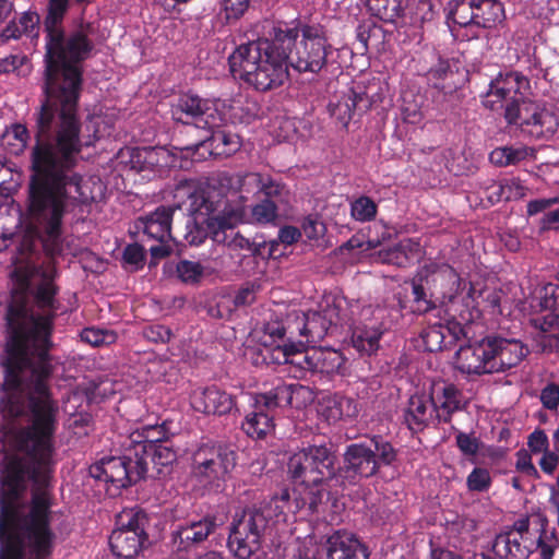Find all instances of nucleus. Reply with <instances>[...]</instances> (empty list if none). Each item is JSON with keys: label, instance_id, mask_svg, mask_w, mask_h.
<instances>
[{"label": "nucleus", "instance_id": "4c0bfd02", "mask_svg": "<svg viewBox=\"0 0 559 559\" xmlns=\"http://www.w3.org/2000/svg\"><path fill=\"white\" fill-rule=\"evenodd\" d=\"M314 372L320 373H334L337 372L344 365V358L341 353L333 349H324L314 347Z\"/></svg>", "mask_w": 559, "mask_h": 559}, {"label": "nucleus", "instance_id": "338daca9", "mask_svg": "<svg viewBox=\"0 0 559 559\" xmlns=\"http://www.w3.org/2000/svg\"><path fill=\"white\" fill-rule=\"evenodd\" d=\"M537 343L543 352H559V333H547V330L542 326Z\"/></svg>", "mask_w": 559, "mask_h": 559}, {"label": "nucleus", "instance_id": "cd10ccee", "mask_svg": "<svg viewBox=\"0 0 559 559\" xmlns=\"http://www.w3.org/2000/svg\"><path fill=\"white\" fill-rule=\"evenodd\" d=\"M462 293L463 292L459 293L457 298H453V300L449 301V304H444L440 309L444 311L450 320L472 322L475 317L474 311L477 312L473 305L476 290L471 286L465 296H463Z\"/></svg>", "mask_w": 559, "mask_h": 559}, {"label": "nucleus", "instance_id": "8fccbe9b", "mask_svg": "<svg viewBox=\"0 0 559 559\" xmlns=\"http://www.w3.org/2000/svg\"><path fill=\"white\" fill-rule=\"evenodd\" d=\"M278 205L275 200L263 199L251 209V216L255 223L267 224L277 218Z\"/></svg>", "mask_w": 559, "mask_h": 559}, {"label": "nucleus", "instance_id": "6e6d98bb", "mask_svg": "<svg viewBox=\"0 0 559 559\" xmlns=\"http://www.w3.org/2000/svg\"><path fill=\"white\" fill-rule=\"evenodd\" d=\"M123 262L130 266L131 271L141 269L145 261V250L139 243L128 245L122 253Z\"/></svg>", "mask_w": 559, "mask_h": 559}, {"label": "nucleus", "instance_id": "a19ab883", "mask_svg": "<svg viewBox=\"0 0 559 559\" xmlns=\"http://www.w3.org/2000/svg\"><path fill=\"white\" fill-rule=\"evenodd\" d=\"M287 404L292 403V391L289 385H278L273 390L257 395L255 405L257 408L266 411L274 409L281 406L282 402Z\"/></svg>", "mask_w": 559, "mask_h": 559}, {"label": "nucleus", "instance_id": "f3484780", "mask_svg": "<svg viewBox=\"0 0 559 559\" xmlns=\"http://www.w3.org/2000/svg\"><path fill=\"white\" fill-rule=\"evenodd\" d=\"M491 337L460 345L455 353L457 369L468 374L491 373Z\"/></svg>", "mask_w": 559, "mask_h": 559}, {"label": "nucleus", "instance_id": "052dcab7", "mask_svg": "<svg viewBox=\"0 0 559 559\" xmlns=\"http://www.w3.org/2000/svg\"><path fill=\"white\" fill-rule=\"evenodd\" d=\"M539 306L544 310H556L559 308V285L549 283L540 289Z\"/></svg>", "mask_w": 559, "mask_h": 559}, {"label": "nucleus", "instance_id": "aec40b11", "mask_svg": "<svg viewBox=\"0 0 559 559\" xmlns=\"http://www.w3.org/2000/svg\"><path fill=\"white\" fill-rule=\"evenodd\" d=\"M326 559H369V551L355 534L336 530L323 544Z\"/></svg>", "mask_w": 559, "mask_h": 559}, {"label": "nucleus", "instance_id": "a18cd8bd", "mask_svg": "<svg viewBox=\"0 0 559 559\" xmlns=\"http://www.w3.org/2000/svg\"><path fill=\"white\" fill-rule=\"evenodd\" d=\"M128 152L130 158L127 164L130 166V169L140 173L152 169V167L155 165V152L153 148L133 147L128 150Z\"/></svg>", "mask_w": 559, "mask_h": 559}, {"label": "nucleus", "instance_id": "39448f33", "mask_svg": "<svg viewBox=\"0 0 559 559\" xmlns=\"http://www.w3.org/2000/svg\"><path fill=\"white\" fill-rule=\"evenodd\" d=\"M465 282L448 265L428 264L420 267L412 280L414 312L426 314L459 297Z\"/></svg>", "mask_w": 559, "mask_h": 559}, {"label": "nucleus", "instance_id": "0eeeda50", "mask_svg": "<svg viewBox=\"0 0 559 559\" xmlns=\"http://www.w3.org/2000/svg\"><path fill=\"white\" fill-rule=\"evenodd\" d=\"M276 27H280L290 41L285 48L288 67L298 72L319 73L326 66L328 56L332 53L333 47L323 26L305 24L298 28L281 23Z\"/></svg>", "mask_w": 559, "mask_h": 559}, {"label": "nucleus", "instance_id": "f8f14e48", "mask_svg": "<svg viewBox=\"0 0 559 559\" xmlns=\"http://www.w3.org/2000/svg\"><path fill=\"white\" fill-rule=\"evenodd\" d=\"M121 456L103 457L90 466V475L120 490L145 479V468L139 462L133 444H129V436L122 442Z\"/></svg>", "mask_w": 559, "mask_h": 559}, {"label": "nucleus", "instance_id": "20e7f679", "mask_svg": "<svg viewBox=\"0 0 559 559\" xmlns=\"http://www.w3.org/2000/svg\"><path fill=\"white\" fill-rule=\"evenodd\" d=\"M171 116L175 121L182 124L211 131L209 138L186 146L187 150H198L199 146H206L214 155L229 156L240 147L239 135L221 129L223 116L215 103L209 99L192 94L182 95L173 105Z\"/></svg>", "mask_w": 559, "mask_h": 559}, {"label": "nucleus", "instance_id": "5701e85b", "mask_svg": "<svg viewBox=\"0 0 559 559\" xmlns=\"http://www.w3.org/2000/svg\"><path fill=\"white\" fill-rule=\"evenodd\" d=\"M437 403L432 396L412 395L404 409V424L413 432H421L436 418Z\"/></svg>", "mask_w": 559, "mask_h": 559}, {"label": "nucleus", "instance_id": "423d86ee", "mask_svg": "<svg viewBox=\"0 0 559 559\" xmlns=\"http://www.w3.org/2000/svg\"><path fill=\"white\" fill-rule=\"evenodd\" d=\"M397 459L393 445L382 436L374 435L367 441L352 443L338 466V485H357L364 478L377 475L382 466L392 465Z\"/></svg>", "mask_w": 559, "mask_h": 559}, {"label": "nucleus", "instance_id": "ddd939ff", "mask_svg": "<svg viewBox=\"0 0 559 559\" xmlns=\"http://www.w3.org/2000/svg\"><path fill=\"white\" fill-rule=\"evenodd\" d=\"M531 93L530 80L520 72L499 74L489 84V90L483 98L485 107L491 110H504L508 121L509 109L522 107Z\"/></svg>", "mask_w": 559, "mask_h": 559}, {"label": "nucleus", "instance_id": "c03bdc74", "mask_svg": "<svg viewBox=\"0 0 559 559\" xmlns=\"http://www.w3.org/2000/svg\"><path fill=\"white\" fill-rule=\"evenodd\" d=\"M305 344L306 342L301 340L295 342V349H293V354L290 355L289 365L296 367L300 371L314 372V361L312 362L314 347L305 348Z\"/></svg>", "mask_w": 559, "mask_h": 559}, {"label": "nucleus", "instance_id": "69168bd1", "mask_svg": "<svg viewBox=\"0 0 559 559\" xmlns=\"http://www.w3.org/2000/svg\"><path fill=\"white\" fill-rule=\"evenodd\" d=\"M540 401L545 408L557 409L559 405V384H547L540 392Z\"/></svg>", "mask_w": 559, "mask_h": 559}, {"label": "nucleus", "instance_id": "4468645a", "mask_svg": "<svg viewBox=\"0 0 559 559\" xmlns=\"http://www.w3.org/2000/svg\"><path fill=\"white\" fill-rule=\"evenodd\" d=\"M508 123L514 124L533 139H548L559 127V117L545 107L527 99L522 107L509 109Z\"/></svg>", "mask_w": 559, "mask_h": 559}, {"label": "nucleus", "instance_id": "09e8293b", "mask_svg": "<svg viewBox=\"0 0 559 559\" xmlns=\"http://www.w3.org/2000/svg\"><path fill=\"white\" fill-rule=\"evenodd\" d=\"M178 278L185 284H198L204 274V267L199 262L181 260L176 264Z\"/></svg>", "mask_w": 559, "mask_h": 559}, {"label": "nucleus", "instance_id": "49530a36", "mask_svg": "<svg viewBox=\"0 0 559 559\" xmlns=\"http://www.w3.org/2000/svg\"><path fill=\"white\" fill-rule=\"evenodd\" d=\"M31 72V62L25 55H10L0 59V73H15L26 76Z\"/></svg>", "mask_w": 559, "mask_h": 559}, {"label": "nucleus", "instance_id": "9b49d317", "mask_svg": "<svg viewBox=\"0 0 559 559\" xmlns=\"http://www.w3.org/2000/svg\"><path fill=\"white\" fill-rule=\"evenodd\" d=\"M191 476L203 487L219 488L235 468L236 451L222 443H203L192 454Z\"/></svg>", "mask_w": 559, "mask_h": 559}, {"label": "nucleus", "instance_id": "a878e982", "mask_svg": "<svg viewBox=\"0 0 559 559\" xmlns=\"http://www.w3.org/2000/svg\"><path fill=\"white\" fill-rule=\"evenodd\" d=\"M297 484L298 488L294 490L296 509L307 508L311 513L319 511V507L329 497V488L334 485V483L320 484L319 486Z\"/></svg>", "mask_w": 559, "mask_h": 559}, {"label": "nucleus", "instance_id": "bf43d9fd", "mask_svg": "<svg viewBox=\"0 0 559 559\" xmlns=\"http://www.w3.org/2000/svg\"><path fill=\"white\" fill-rule=\"evenodd\" d=\"M263 333L264 336H267L270 341H264L265 345L272 346L278 341H284L285 335L287 333V328L283 323V321L278 319L269 320L263 324Z\"/></svg>", "mask_w": 559, "mask_h": 559}, {"label": "nucleus", "instance_id": "13d9d810", "mask_svg": "<svg viewBox=\"0 0 559 559\" xmlns=\"http://www.w3.org/2000/svg\"><path fill=\"white\" fill-rule=\"evenodd\" d=\"M456 447L465 456H475L480 449V441L473 433L457 432L455 437Z\"/></svg>", "mask_w": 559, "mask_h": 559}, {"label": "nucleus", "instance_id": "5fc2aeb1", "mask_svg": "<svg viewBox=\"0 0 559 559\" xmlns=\"http://www.w3.org/2000/svg\"><path fill=\"white\" fill-rule=\"evenodd\" d=\"M379 257L384 263H389L400 267H405L409 263V257L407 255L406 252V246L403 243L394 246L393 248H390L388 250L380 251Z\"/></svg>", "mask_w": 559, "mask_h": 559}, {"label": "nucleus", "instance_id": "7c9ffc66", "mask_svg": "<svg viewBox=\"0 0 559 559\" xmlns=\"http://www.w3.org/2000/svg\"><path fill=\"white\" fill-rule=\"evenodd\" d=\"M383 333L384 330L381 326L356 328L352 334V345L360 355L371 356L379 349Z\"/></svg>", "mask_w": 559, "mask_h": 559}, {"label": "nucleus", "instance_id": "4be33fe9", "mask_svg": "<svg viewBox=\"0 0 559 559\" xmlns=\"http://www.w3.org/2000/svg\"><path fill=\"white\" fill-rule=\"evenodd\" d=\"M190 403L199 413L219 416L228 414L235 406L234 397L217 386L194 390Z\"/></svg>", "mask_w": 559, "mask_h": 559}, {"label": "nucleus", "instance_id": "c85d7f7f", "mask_svg": "<svg viewBox=\"0 0 559 559\" xmlns=\"http://www.w3.org/2000/svg\"><path fill=\"white\" fill-rule=\"evenodd\" d=\"M522 537H514L512 531L498 534L493 540L492 550L501 559H527L531 550L521 544Z\"/></svg>", "mask_w": 559, "mask_h": 559}, {"label": "nucleus", "instance_id": "603ef678", "mask_svg": "<svg viewBox=\"0 0 559 559\" xmlns=\"http://www.w3.org/2000/svg\"><path fill=\"white\" fill-rule=\"evenodd\" d=\"M138 522L142 531L146 532L148 518L145 512L134 510L124 511L118 518L119 527L117 530L135 531V524Z\"/></svg>", "mask_w": 559, "mask_h": 559}, {"label": "nucleus", "instance_id": "6ab92c4d", "mask_svg": "<svg viewBox=\"0 0 559 559\" xmlns=\"http://www.w3.org/2000/svg\"><path fill=\"white\" fill-rule=\"evenodd\" d=\"M340 321V308L336 305H328L319 312L313 311L302 316V326L298 329L299 335L306 338V343L321 342Z\"/></svg>", "mask_w": 559, "mask_h": 559}, {"label": "nucleus", "instance_id": "6e6552de", "mask_svg": "<svg viewBox=\"0 0 559 559\" xmlns=\"http://www.w3.org/2000/svg\"><path fill=\"white\" fill-rule=\"evenodd\" d=\"M239 190H242V175L218 174L191 195V212L224 222L231 210L247 211V198Z\"/></svg>", "mask_w": 559, "mask_h": 559}, {"label": "nucleus", "instance_id": "37998d69", "mask_svg": "<svg viewBox=\"0 0 559 559\" xmlns=\"http://www.w3.org/2000/svg\"><path fill=\"white\" fill-rule=\"evenodd\" d=\"M475 0H451L449 2V19L460 26L474 24Z\"/></svg>", "mask_w": 559, "mask_h": 559}, {"label": "nucleus", "instance_id": "473e14b6", "mask_svg": "<svg viewBox=\"0 0 559 559\" xmlns=\"http://www.w3.org/2000/svg\"><path fill=\"white\" fill-rule=\"evenodd\" d=\"M474 25L484 28L492 27L503 14L502 4L497 0H475Z\"/></svg>", "mask_w": 559, "mask_h": 559}, {"label": "nucleus", "instance_id": "dca6fc26", "mask_svg": "<svg viewBox=\"0 0 559 559\" xmlns=\"http://www.w3.org/2000/svg\"><path fill=\"white\" fill-rule=\"evenodd\" d=\"M247 222V211L241 209L231 210L226 217V221L216 224L213 234V241L217 245L226 246L231 251H243L245 255H260L262 248L266 245L265 241L250 240L242 236L235 228Z\"/></svg>", "mask_w": 559, "mask_h": 559}, {"label": "nucleus", "instance_id": "de8ad7c7", "mask_svg": "<svg viewBox=\"0 0 559 559\" xmlns=\"http://www.w3.org/2000/svg\"><path fill=\"white\" fill-rule=\"evenodd\" d=\"M378 212V206L372 199L361 195L350 204L352 217L358 222L372 221Z\"/></svg>", "mask_w": 559, "mask_h": 559}, {"label": "nucleus", "instance_id": "3c124183", "mask_svg": "<svg viewBox=\"0 0 559 559\" xmlns=\"http://www.w3.org/2000/svg\"><path fill=\"white\" fill-rule=\"evenodd\" d=\"M467 489L472 492H485L491 486V476L487 468L475 467L466 478Z\"/></svg>", "mask_w": 559, "mask_h": 559}, {"label": "nucleus", "instance_id": "a211bd4d", "mask_svg": "<svg viewBox=\"0 0 559 559\" xmlns=\"http://www.w3.org/2000/svg\"><path fill=\"white\" fill-rule=\"evenodd\" d=\"M217 527V518L211 514L189 521L173 533L174 545L177 551H191L203 544Z\"/></svg>", "mask_w": 559, "mask_h": 559}, {"label": "nucleus", "instance_id": "b1692460", "mask_svg": "<svg viewBox=\"0 0 559 559\" xmlns=\"http://www.w3.org/2000/svg\"><path fill=\"white\" fill-rule=\"evenodd\" d=\"M493 348L491 357V373L503 372L519 365L526 355L521 342L501 337H491Z\"/></svg>", "mask_w": 559, "mask_h": 559}, {"label": "nucleus", "instance_id": "680f3d73", "mask_svg": "<svg viewBox=\"0 0 559 559\" xmlns=\"http://www.w3.org/2000/svg\"><path fill=\"white\" fill-rule=\"evenodd\" d=\"M467 322L453 321L448 319L447 325H444L445 334H447V345L450 349L457 342L466 338V331L464 324Z\"/></svg>", "mask_w": 559, "mask_h": 559}, {"label": "nucleus", "instance_id": "f03ea898", "mask_svg": "<svg viewBox=\"0 0 559 559\" xmlns=\"http://www.w3.org/2000/svg\"><path fill=\"white\" fill-rule=\"evenodd\" d=\"M289 38L273 26L267 37L242 44L229 56L230 71L259 92L280 87L288 78Z\"/></svg>", "mask_w": 559, "mask_h": 559}, {"label": "nucleus", "instance_id": "72a5a7b5", "mask_svg": "<svg viewBox=\"0 0 559 559\" xmlns=\"http://www.w3.org/2000/svg\"><path fill=\"white\" fill-rule=\"evenodd\" d=\"M461 392L454 384H447L442 388V395L437 403L436 418L439 421L449 423L452 414L461 408Z\"/></svg>", "mask_w": 559, "mask_h": 559}, {"label": "nucleus", "instance_id": "ea45409f", "mask_svg": "<svg viewBox=\"0 0 559 559\" xmlns=\"http://www.w3.org/2000/svg\"><path fill=\"white\" fill-rule=\"evenodd\" d=\"M229 110L234 123L249 124L259 117L261 108L252 99H238L233 102Z\"/></svg>", "mask_w": 559, "mask_h": 559}, {"label": "nucleus", "instance_id": "c756f323", "mask_svg": "<svg viewBox=\"0 0 559 559\" xmlns=\"http://www.w3.org/2000/svg\"><path fill=\"white\" fill-rule=\"evenodd\" d=\"M245 186H254L259 191L263 192L265 199L275 200L277 205L286 202L288 191L285 186L273 180L271 177H264L258 173H249L242 175V188Z\"/></svg>", "mask_w": 559, "mask_h": 559}, {"label": "nucleus", "instance_id": "c9c22d12", "mask_svg": "<svg viewBox=\"0 0 559 559\" xmlns=\"http://www.w3.org/2000/svg\"><path fill=\"white\" fill-rule=\"evenodd\" d=\"M369 12L385 23H396L402 17V0H367Z\"/></svg>", "mask_w": 559, "mask_h": 559}, {"label": "nucleus", "instance_id": "f704fd0d", "mask_svg": "<svg viewBox=\"0 0 559 559\" xmlns=\"http://www.w3.org/2000/svg\"><path fill=\"white\" fill-rule=\"evenodd\" d=\"M219 223L215 218H209L203 215L194 214L192 224H188V231L185 236L186 240L190 245H201L206 238L213 240V231L216 228V224Z\"/></svg>", "mask_w": 559, "mask_h": 559}, {"label": "nucleus", "instance_id": "393cba45", "mask_svg": "<svg viewBox=\"0 0 559 559\" xmlns=\"http://www.w3.org/2000/svg\"><path fill=\"white\" fill-rule=\"evenodd\" d=\"M147 540L146 532L142 531L139 522L135 531L115 530L109 537V546L112 554L122 559H133Z\"/></svg>", "mask_w": 559, "mask_h": 559}, {"label": "nucleus", "instance_id": "9d476101", "mask_svg": "<svg viewBox=\"0 0 559 559\" xmlns=\"http://www.w3.org/2000/svg\"><path fill=\"white\" fill-rule=\"evenodd\" d=\"M157 427L146 426L129 435V444H133L139 462L145 468V478L162 479L173 471L177 462V452L168 439H152L151 433Z\"/></svg>", "mask_w": 559, "mask_h": 559}, {"label": "nucleus", "instance_id": "bb28decb", "mask_svg": "<svg viewBox=\"0 0 559 559\" xmlns=\"http://www.w3.org/2000/svg\"><path fill=\"white\" fill-rule=\"evenodd\" d=\"M175 209L160 206L155 212H153L150 216L146 217L144 222V233L160 242H166L171 238L170 229H171V218Z\"/></svg>", "mask_w": 559, "mask_h": 559}, {"label": "nucleus", "instance_id": "774afa93", "mask_svg": "<svg viewBox=\"0 0 559 559\" xmlns=\"http://www.w3.org/2000/svg\"><path fill=\"white\" fill-rule=\"evenodd\" d=\"M527 445L534 453H540L547 451L548 438L544 430L537 429L532 432L528 437Z\"/></svg>", "mask_w": 559, "mask_h": 559}, {"label": "nucleus", "instance_id": "2f4dec72", "mask_svg": "<svg viewBox=\"0 0 559 559\" xmlns=\"http://www.w3.org/2000/svg\"><path fill=\"white\" fill-rule=\"evenodd\" d=\"M31 140V131L20 122L12 123L7 127L1 134V144L7 147L10 153L20 155L27 147Z\"/></svg>", "mask_w": 559, "mask_h": 559}, {"label": "nucleus", "instance_id": "f257e3e1", "mask_svg": "<svg viewBox=\"0 0 559 559\" xmlns=\"http://www.w3.org/2000/svg\"><path fill=\"white\" fill-rule=\"evenodd\" d=\"M71 0H47L43 14L45 72L43 99L32 114L34 143L22 221L25 229H63L70 209L86 201L78 168L86 143L80 114L81 62L93 44L83 26L66 34Z\"/></svg>", "mask_w": 559, "mask_h": 559}, {"label": "nucleus", "instance_id": "864d4df0", "mask_svg": "<svg viewBox=\"0 0 559 559\" xmlns=\"http://www.w3.org/2000/svg\"><path fill=\"white\" fill-rule=\"evenodd\" d=\"M116 333L108 330L86 328L81 332V340L93 346L111 344L116 341Z\"/></svg>", "mask_w": 559, "mask_h": 559}, {"label": "nucleus", "instance_id": "e433bc0d", "mask_svg": "<svg viewBox=\"0 0 559 559\" xmlns=\"http://www.w3.org/2000/svg\"><path fill=\"white\" fill-rule=\"evenodd\" d=\"M273 418L263 409L246 416L242 423L243 431L251 438L262 439L273 429Z\"/></svg>", "mask_w": 559, "mask_h": 559}, {"label": "nucleus", "instance_id": "e2e57ef3", "mask_svg": "<svg viewBox=\"0 0 559 559\" xmlns=\"http://www.w3.org/2000/svg\"><path fill=\"white\" fill-rule=\"evenodd\" d=\"M251 0H222V9L226 13V19L238 20L248 10Z\"/></svg>", "mask_w": 559, "mask_h": 559}, {"label": "nucleus", "instance_id": "412c9836", "mask_svg": "<svg viewBox=\"0 0 559 559\" xmlns=\"http://www.w3.org/2000/svg\"><path fill=\"white\" fill-rule=\"evenodd\" d=\"M430 59L436 61L425 73L427 83L436 90L445 100L459 88V73L453 69L449 59L442 58L437 52H430Z\"/></svg>", "mask_w": 559, "mask_h": 559}, {"label": "nucleus", "instance_id": "79ce46f5", "mask_svg": "<svg viewBox=\"0 0 559 559\" xmlns=\"http://www.w3.org/2000/svg\"><path fill=\"white\" fill-rule=\"evenodd\" d=\"M520 190H522V187L516 183L492 182L485 188L484 198L493 205L500 201H509L512 198L522 195Z\"/></svg>", "mask_w": 559, "mask_h": 559}, {"label": "nucleus", "instance_id": "0e129e2a", "mask_svg": "<svg viewBox=\"0 0 559 559\" xmlns=\"http://www.w3.org/2000/svg\"><path fill=\"white\" fill-rule=\"evenodd\" d=\"M143 335L150 342L166 343L171 337V331L165 325L156 324L145 328L143 330Z\"/></svg>", "mask_w": 559, "mask_h": 559}, {"label": "nucleus", "instance_id": "4d7b16f0", "mask_svg": "<svg viewBox=\"0 0 559 559\" xmlns=\"http://www.w3.org/2000/svg\"><path fill=\"white\" fill-rule=\"evenodd\" d=\"M19 25L23 34L29 37H38L40 25L43 26V20L37 12L27 11L20 16Z\"/></svg>", "mask_w": 559, "mask_h": 559}, {"label": "nucleus", "instance_id": "58836bf2", "mask_svg": "<svg viewBox=\"0 0 559 559\" xmlns=\"http://www.w3.org/2000/svg\"><path fill=\"white\" fill-rule=\"evenodd\" d=\"M424 349L429 353H437L449 349L444 325L441 323L430 324L424 328L419 334Z\"/></svg>", "mask_w": 559, "mask_h": 559}, {"label": "nucleus", "instance_id": "7ed1b4c3", "mask_svg": "<svg viewBox=\"0 0 559 559\" xmlns=\"http://www.w3.org/2000/svg\"><path fill=\"white\" fill-rule=\"evenodd\" d=\"M283 514L297 512L295 498L287 488L275 493L269 503L253 504L236 512L229 527L227 547L237 559H251L261 548L271 530L272 509Z\"/></svg>", "mask_w": 559, "mask_h": 559}, {"label": "nucleus", "instance_id": "1a4fd4ad", "mask_svg": "<svg viewBox=\"0 0 559 559\" xmlns=\"http://www.w3.org/2000/svg\"><path fill=\"white\" fill-rule=\"evenodd\" d=\"M337 456L331 442L310 444L289 457L288 473L296 483L307 486L338 485Z\"/></svg>", "mask_w": 559, "mask_h": 559}, {"label": "nucleus", "instance_id": "2eb2a0df", "mask_svg": "<svg viewBox=\"0 0 559 559\" xmlns=\"http://www.w3.org/2000/svg\"><path fill=\"white\" fill-rule=\"evenodd\" d=\"M373 86L356 83L352 87L336 95L328 108L330 115L344 128L355 118L367 112L380 97L372 92Z\"/></svg>", "mask_w": 559, "mask_h": 559}]
</instances>
